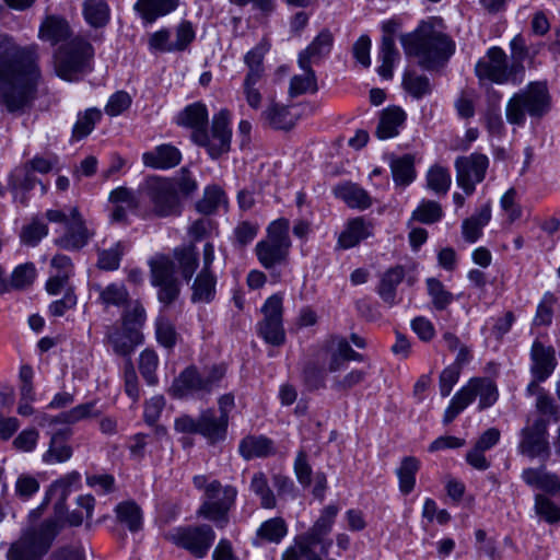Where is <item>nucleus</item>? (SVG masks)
Masks as SVG:
<instances>
[{"label": "nucleus", "mask_w": 560, "mask_h": 560, "mask_svg": "<svg viewBox=\"0 0 560 560\" xmlns=\"http://www.w3.org/2000/svg\"><path fill=\"white\" fill-rule=\"evenodd\" d=\"M289 220L278 219L268 226L267 238L257 243L255 252L262 267L275 268L287 262L291 240Z\"/></svg>", "instance_id": "9d476101"}, {"label": "nucleus", "mask_w": 560, "mask_h": 560, "mask_svg": "<svg viewBox=\"0 0 560 560\" xmlns=\"http://www.w3.org/2000/svg\"><path fill=\"white\" fill-rule=\"evenodd\" d=\"M178 0H137L133 10L145 23H153L156 19L174 11Z\"/></svg>", "instance_id": "2f4dec72"}, {"label": "nucleus", "mask_w": 560, "mask_h": 560, "mask_svg": "<svg viewBox=\"0 0 560 560\" xmlns=\"http://www.w3.org/2000/svg\"><path fill=\"white\" fill-rule=\"evenodd\" d=\"M334 45V35L328 28L322 30L311 44L299 54L298 65L300 68H308L319 63L329 56Z\"/></svg>", "instance_id": "412c9836"}, {"label": "nucleus", "mask_w": 560, "mask_h": 560, "mask_svg": "<svg viewBox=\"0 0 560 560\" xmlns=\"http://www.w3.org/2000/svg\"><path fill=\"white\" fill-rule=\"evenodd\" d=\"M38 45L21 47L0 34V98L10 113L23 109L35 96L40 79Z\"/></svg>", "instance_id": "f257e3e1"}, {"label": "nucleus", "mask_w": 560, "mask_h": 560, "mask_svg": "<svg viewBox=\"0 0 560 560\" xmlns=\"http://www.w3.org/2000/svg\"><path fill=\"white\" fill-rule=\"evenodd\" d=\"M530 372L538 382H545L555 371L557 359L555 349L535 340L530 349Z\"/></svg>", "instance_id": "4be33fe9"}, {"label": "nucleus", "mask_w": 560, "mask_h": 560, "mask_svg": "<svg viewBox=\"0 0 560 560\" xmlns=\"http://www.w3.org/2000/svg\"><path fill=\"white\" fill-rule=\"evenodd\" d=\"M101 118L102 112L95 107L88 108L85 112L80 113L73 127V137L80 140L89 136Z\"/></svg>", "instance_id": "6e6d98bb"}, {"label": "nucleus", "mask_w": 560, "mask_h": 560, "mask_svg": "<svg viewBox=\"0 0 560 560\" xmlns=\"http://www.w3.org/2000/svg\"><path fill=\"white\" fill-rule=\"evenodd\" d=\"M491 219L490 203H485L478 212L466 219L462 225L464 238L469 243H475L482 234V229Z\"/></svg>", "instance_id": "ea45409f"}, {"label": "nucleus", "mask_w": 560, "mask_h": 560, "mask_svg": "<svg viewBox=\"0 0 560 560\" xmlns=\"http://www.w3.org/2000/svg\"><path fill=\"white\" fill-rule=\"evenodd\" d=\"M81 476L78 471H71L62 478L56 480L50 489L49 494L55 495L58 499V505L61 506L66 502L71 488L80 482Z\"/></svg>", "instance_id": "bf43d9fd"}, {"label": "nucleus", "mask_w": 560, "mask_h": 560, "mask_svg": "<svg viewBox=\"0 0 560 560\" xmlns=\"http://www.w3.org/2000/svg\"><path fill=\"white\" fill-rule=\"evenodd\" d=\"M475 387L471 378L463 386L451 399L448 407L443 416V423H451L465 408H467L476 399Z\"/></svg>", "instance_id": "58836bf2"}, {"label": "nucleus", "mask_w": 560, "mask_h": 560, "mask_svg": "<svg viewBox=\"0 0 560 560\" xmlns=\"http://www.w3.org/2000/svg\"><path fill=\"white\" fill-rule=\"evenodd\" d=\"M228 366L217 363L199 370L189 365L176 376L168 389V394L177 399L198 396L205 398L218 389L225 387Z\"/></svg>", "instance_id": "20e7f679"}, {"label": "nucleus", "mask_w": 560, "mask_h": 560, "mask_svg": "<svg viewBox=\"0 0 560 560\" xmlns=\"http://www.w3.org/2000/svg\"><path fill=\"white\" fill-rule=\"evenodd\" d=\"M59 522L47 518L40 524L23 529L18 539L9 545L7 560H43L60 532Z\"/></svg>", "instance_id": "39448f33"}, {"label": "nucleus", "mask_w": 560, "mask_h": 560, "mask_svg": "<svg viewBox=\"0 0 560 560\" xmlns=\"http://www.w3.org/2000/svg\"><path fill=\"white\" fill-rule=\"evenodd\" d=\"M275 452L273 441L265 435H247L238 444V453L246 460L265 458Z\"/></svg>", "instance_id": "bb28decb"}, {"label": "nucleus", "mask_w": 560, "mask_h": 560, "mask_svg": "<svg viewBox=\"0 0 560 560\" xmlns=\"http://www.w3.org/2000/svg\"><path fill=\"white\" fill-rule=\"evenodd\" d=\"M428 293L432 299L434 307L439 311L445 310L454 300L453 294L447 291L444 284L435 279H427Z\"/></svg>", "instance_id": "052dcab7"}, {"label": "nucleus", "mask_w": 560, "mask_h": 560, "mask_svg": "<svg viewBox=\"0 0 560 560\" xmlns=\"http://www.w3.org/2000/svg\"><path fill=\"white\" fill-rule=\"evenodd\" d=\"M381 66L377 68V73L386 80L393 78V69L395 63L399 60L400 55L395 46V39L389 36H382L378 55Z\"/></svg>", "instance_id": "4c0bfd02"}, {"label": "nucleus", "mask_w": 560, "mask_h": 560, "mask_svg": "<svg viewBox=\"0 0 560 560\" xmlns=\"http://www.w3.org/2000/svg\"><path fill=\"white\" fill-rule=\"evenodd\" d=\"M427 186L438 195H446L452 184V177L446 167L433 165L427 172Z\"/></svg>", "instance_id": "864d4df0"}, {"label": "nucleus", "mask_w": 560, "mask_h": 560, "mask_svg": "<svg viewBox=\"0 0 560 560\" xmlns=\"http://www.w3.org/2000/svg\"><path fill=\"white\" fill-rule=\"evenodd\" d=\"M406 113L398 106H389L384 108L380 115V121L376 127V136L378 139H390L399 133L400 127L406 120Z\"/></svg>", "instance_id": "c85d7f7f"}, {"label": "nucleus", "mask_w": 560, "mask_h": 560, "mask_svg": "<svg viewBox=\"0 0 560 560\" xmlns=\"http://www.w3.org/2000/svg\"><path fill=\"white\" fill-rule=\"evenodd\" d=\"M373 234V225L363 218H355L348 222L346 229L338 237V246L349 249Z\"/></svg>", "instance_id": "c756f323"}, {"label": "nucleus", "mask_w": 560, "mask_h": 560, "mask_svg": "<svg viewBox=\"0 0 560 560\" xmlns=\"http://www.w3.org/2000/svg\"><path fill=\"white\" fill-rule=\"evenodd\" d=\"M67 432L59 431L52 434L48 450L43 455L46 464L63 463L72 456V448L66 443Z\"/></svg>", "instance_id": "c03bdc74"}, {"label": "nucleus", "mask_w": 560, "mask_h": 560, "mask_svg": "<svg viewBox=\"0 0 560 560\" xmlns=\"http://www.w3.org/2000/svg\"><path fill=\"white\" fill-rule=\"evenodd\" d=\"M119 523L126 525L130 532H138L142 527V510L132 500L120 502L115 508Z\"/></svg>", "instance_id": "a18cd8bd"}, {"label": "nucleus", "mask_w": 560, "mask_h": 560, "mask_svg": "<svg viewBox=\"0 0 560 560\" xmlns=\"http://www.w3.org/2000/svg\"><path fill=\"white\" fill-rule=\"evenodd\" d=\"M475 74L480 80L497 84L512 82L517 84L524 75V66L510 63L505 51L498 46L489 48L486 55L475 66Z\"/></svg>", "instance_id": "6e6552de"}, {"label": "nucleus", "mask_w": 560, "mask_h": 560, "mask_svg": "<svg viewBox=\"0 0 560 560\" xmlns=\"http://www.w3.org/2000/svg\"><path fill=\"white\" fill-rule=\"evenodd\" d=\"M402 89L413 98L421 100L432 94L433 83L430 78L416 70H407L402 75Z\"/></svg>", "instance_id": "c9c22d12"}, {"label": "nucleus", "mask_w": 560, "mask_h": 560, "mask_svg": "<svg viewBox=\"0 0 560 560\" xmlns=\"http://www.w3.org/2000/svg\"><path fill=\"white\" fill-rule=\"evenodd\" d=\"M143 336L138 329H116L109 335V341L115 353L122 357H130L135 348L142 343Z\"/></svg>", "instance_id": "e433bc0d"}, {"label": "nucleus", "mask_w": 560, "mask_h": 560, "mask_svg": "<svg viewBox=\"0 0 560 560\" xmlns=\"http://www.w3.org/2000/svg\"><path fill=\"white\" fill-rule=\"evenodd\" d=\"M73 31L61 15L50 14L45 16L38 30V38L48 42L51 46L65 44L72 37Z\"/></svg>", "instance_id": "5701e85b"}, {"label": "nucleus", "mask_w": 560, "mask_h": 560, "mask_svg": "<svg viewBox=\"0 0 560 560\" xmlns=\"http://www.w3.org/2000/svg\"><path fill=\"white\" fill-rule=\"evenodd\" d=\"M327 372V369L320 366L317 362L310 361L303 369V382L311 390L324 388Z\"/></svg>", "instance_id": "680f3d73"}, {"label": "nucleus", "mask_w": 560, "mask_h": 560, "mask_svg": "<svg viewBox=\"0 0 560 560\" xmlns=\"http://www.w3.org/2000/svg\"><path fill=\"white\" fill-rule=\"evenodd\" d=\"M523 481L550 495L560 493V479L556 474L549 472L544 466L539 468H525L521 475Z\"/></svg>", "instance_id": "a878e982"}, {"label": "nucleus", "mask_w": 560, "mask_h": 560, "mask_svg": "<svg viewBox=\"0 0 560 560\" xmlns=\"http://www.w3.org/2000/svg\"><path fill=\"white\" fill-rule=\"evenodd\" d=\"M454 166L457 185L469 196L475 191L476 185L485 179L489 167V159L485 154L475 152L458 156Z\"/></svg>", "instance_id": "dca6fc26"}, {"label": "nucleus", "mask_w": 560, "mask_h": 560, "mask_svg": "<svg viewBox=\"0 0 560 560\" xmlns=\"http://www.w3.org/2000/svg\"><path fill=\"white\" fill-rule=\"evenodd\" d=\"M175 257L178 261L183 278L189 281L199 265L198 253L194 246H190L177 249L175 252Z\"/></svg>", "instance_id": "4d7b16f0"}, {"label": "nucleus", "mask_w": 560, "mask_h": 560, "mask_svg": "<svg viewBox=\"0 0 560 560\" xmlns=\"http://www.w3.org/2000/svg\"><path fill=\"white\" fill-rule=\"evenodd\" d=\"M551 107V97L547 84L541 81L530 82L515 93L508 102L505 115L511 125L523 126L526 115L541 118Z\"/></svg>", "instance_id": "423d86ee"}, {"label": "nucleus", "mask_w": 560, "mask_h": 560, "mask_svg": "<svg viewBox=\"0 0 560 560\" xmlns=\"http://www.w3.org/2000/svg\"><path fill=\"white\" fill-rule=\"evenodd\" d=\"M142 195L150 205L147 217L170 218L180 215L183 210L180 198L175 191V184L171 179L149 178L142 188Z\"/></svg>", "instance_id": "1a4fd4ad"}, {"label": "nucleus", "mask_w": 560, "mask_h": 560, "mask_svg": "<svg viewBox=\"0 0 560 560\" xmlns=\"http://www.w3.org/2000/svg\"><path fill=\"white\" fill-rule=\"evenodd\" d=\"M48 233L47 225L38 220L32 221L30 224L23 226L20 238L21 242L27 246H35Z\"/></svg>", "instance_id": "774afa93"}, {"label": "nucleus", "mask_w": 560, "mask_h": 560, "mask_svg": "<svg viewBox=\"0 0 560 560\" xmlns=\"http://www.w3.org/2000/svg\"><path fill=\"white\" fill-rule=\"evenodd\" d=\"M264 319L258 323V334L272 346H281L285 341L282 325V298L278 294L268 298L261 308Z\"/></svg>", "instance_id": "6ab92c4d"}, {"label": "nucleus", "mask_w": 560, "mask_h": 560, "mask_svg": "<svg viewBox=\"0 0 560 560\" xmlns=\"http://www.w3.org/2000/svg\"><path fill=\"white\" fill-rule=\"evenodd\" d=\"M151 283L159 288L158 299L165 306L178 298L180 288L171 259L160 257L151 261Z\"/></svg>", "instance_id": "a211bd4d"}, {"label": "nucleus", "mask_w": 560, "mask_h": 560, "mask_svg": "<svg viewBox=\"0 0 560 560\" xmlns=\"http://www.w3.org/2000/svg\"><path fill=\"white\" fill-rule=\"evenodd\" d=\"M237 490L235 487L223 486L213 480L205 487V501L198 510V514L213 522L217 527L223 528L228 522V513L235 503Z\"/></svg>", "instance_id": "f8f14e48"}, {"label": "nucleus", "mask_w": 560, "mask_h": 560, "mask_svg": "<svg viewBox=\"0 0 560 560\" xmlns=\"http://www.w3.org/2000/svg\"><path fill=\"white\" fill-rule=\"evenodd\" d=\"M405 278V269L402 266H395L387 269L380 279L376 292L384 303L393 306L397 303L396 290Z\"/></svg>", "instance_id": "7c9ffc66"}, {"label": "nucleus", "mask_w": 560, "mask_h": 560, "mask_svg": "<svg viewBox=\"0 0 560 560\" xmlns=\"http://www.w3.org/2000/svg\"><path fill=\"white\" fill-rule=\"evenodd\" d=\"M547 425V421L539 418L523 428L520 432L518 453L529 458L547 460L550 456Z\"/></svg>", "instance_id": "f3484780"}, {"label": "nucleus", "mask_w": 560, "mask_h": 560, "mask_svg": "<svg viewBox=\"0 0 560 560\" xmlns=\"http://www.w3.org/2000/svg\"><path fill=\"white\" fill-rule=\"evenodd\" d=\"M158 365L159 358L155 351L145 349L140 353L139 370L148 385H155L158 383V376L155 374Z\"/></svg>", "instance_id": "e2e57ef3"}, {"label": "nucleus", "mask_w": 560, "mask_h": 560, "mask_svg": "<svg viewBox=\"0 0 560 560\" xmlns=\"http://www.w3.org/2000/svg\"><path fill=\"white\" fill-rule=\"evenodd\" d=\"M94 48L81 36H74L54 52L56 74L67 81H75L92 70Z\"/></svg>", "instance_id": "0eeeda50"}, {"label": "nucleus", "mask_w": 560, "mask_h": 560, "mask_svg": "<svg viewBox=\"0 0 560 560\" xmlns=\"http://www.w3.org/2000/svg\"><path fill=\"white\" fill-rule=\"evenodd\" d=\"M335 196L346 202L350 208L368 209L372 205L369 192L353 183L338 185L334 189Z\"/></svg>", "instance_id": "f704fd0d"}, {"label": "nucleus", "mask_w": 560, "mask_h": 560, "mask_svg": "<svg viewBox=\"0 0 560 560\" xmlns=\"http://www.w3.org/2000/svg\"><path fill=\"white\" fill-rule=\"evenodd\" d=\"M217 278L213 272L200 271L191 285V302L210 303L215 296Z\"/></svg>", "instance_id": "a19ab883"}, {"label": "nucleus", "mask_w": 560, "mask_h": 560, "mask_svg": "<svg viewBox=\"0 0 560 560\" xmlns=\"http://www.w3.org/2000/svg\"><path fill=\"white\" fill-rule=\"evenodd\" d=\"M182 154L179 150L172 144H161L154 150L143 153L142 161L145 166L155 170H167L177 166L180 163Z\"/></svg>", "instance_id": "393cba45"}, {"label": "nucleus", "mask_w": 560, "mask_h": 560, "mask_svg": "<svg viewBox=\"0 0 560 560\" xmlns=\"http://www.w3.org/2000/svg\"><path fill=\"white\" fill-rule=\"evenodd\" d=\"M229 124L230 112L228 109H221L213 116L211 135L207 131H197L192 133V140L197 144L207 148L212 159H217L230 150L232 132L229 128Z\"/></svg>", "instance_id": "4468645a"}, {"label": "nucleus", "mask_w": 560, "mask_h": 560, "mask_svg": "<svg viewBox=\"0 0 560 560\" xmlns=\"http://www.w3.org/2000/svg\"><path fill=\"white\" fill-rule=\"evenodd\" d=\"M476 396H479L478 408L483 410L491 407L498 400L499 394L494 382L488 377H472Z\"/></svg>", "instance_id": "603ef678"}, {"label": "nucleus", "mask_w": 560, "mask_h": 560, "mask_svg": "<svg viewBox=\"0 0 560 560\" xmlns=\"http://www.w3.org/2000/svg\"><path fill=\"white\" fill-rule=\"evenodd\" d=\"M82 12L92 27H104L109 22L110 9L105 0H84Z\"/></svg>", "instance_id": "37998d69"}, {"label": "nucleus", "mask_w": 560, "mask_h": 560, "mask_svg": "<svg viewBox=\"0 0 560 560\" xmlns=\"http://www.w3.org/2000/svg\"><path fill=\"white\" fill-rule=\"evenodd\" d=\"M224 201V191L218 186H210L206 188L203 197L197 202V210L203 214H212Z\"/></svg>", "instance_id": "13d9d810"}, {"label": "nucleus", "mask_w": 560, "mask_h": 560, "mask_svg": "<svg viewBox=\"0 0 560 560\" xmlns=\"http://www.w3.org/2000/svg\"><path fill=\"white\" fill-rule=\"evenodd\" d=\"M249 489L259 498L261 508L275 509L277 506L276 495L269 487L265 472L256 471L253 474Z\"/></svg>", "instance_id": "8fccbe9b"}, {"label": "nucleus", "mask_w": 560, "mask_h": 560, "mask_svg": "<svg viewBox=\"0 0 560 560\" xmlns=\"http://www.w3.org/2000/svg\"><path fill=\"white\" fill-rule=\"evenodd\" d=\"M535 511L547 523L553 524L560 521V506L545 494L535 495Z\"/></svg>", "instance_id": "0e129e2a"}, {"label": "nucleus", "mask_w": 560, "mask_h": 560, "mask_svg": "<svg viewBox=\"0 0 560 560\" xmlns=\"http://www.w3.org/2000/svg\"><path fill=\"white\" fill-rule=\"evenodd\" d=\"M269 50V45L260 42L244 56V63L247 67V73L244 78L242 90L246 103L253 109H259L262 102V94L258 88L259 82L265 74L264 59Z\"/></svg>", "instance_id": "ddd939ff"}, {"label": "nucleus", "mask_w": 560, "mask_h": 560, "mask_svg": "<svg viewBox=\"0 0 560 560\" xmlns=\"http://www.w3.org/2000/svg\"><path fill=\"white\" fill-rule=\"evenodd\" d=\"M338 513V505L325 506L312 527L298 535L293 545L284 550L281 560H300V556L306 560H322L327 557L332 545V540L327 536L332 529Z\"/></svg>", "instance_id": "7ed1b4c3"}, {"label": "nucleus", "mask_w": 560, "mask_h": 560, "mask_svg": "<svg viewBox=\"0 0 560 560\" xmlns=\"http://www.w3.org/2000/svg\"><path fill=\"white\" fill-rule=\"evenodd\" d=\"M94 289L98 293V302L105 307H122L129 302V292L124 283L95 284Z\"/></svg>", "instance_id": "79ce46f5"}, {"label": "nucleus", "mask_w": 560, "mask_h": 560, "mask_svg": "<svg viewBox=\"0 0 560 560\" xmlns=\"http://www.w3.org/2000/svg\"><path fill=\"white\" fill-rule=\"evenodd\" d=\"M302 74L293 75L290 80L289 94L294 97L306 93H316L318 90L317 78L312 66L301 68Z\"/></svg>", "instance_id": "de8ad7c7"}, {"label": "nucleus", "mask_w": 560, "mask_h": 560, "mask_svg": "<svg viewBox=\"0 0 560 560\" xmlns=\"http://www.w3.org/2000/svg\"><path fill=\"white\" fill-rule=\"evenodd\" d=\"M179 126L192 129V133L197 131H207L208 110L205 104L196 102L186 106L176 117Z\"/></svg>", "instance_id": "72a5a7b5"}, {"label": "nucleus", "mask_w": 560, "mask_h": 560, "mask_svg": "<svg viewBox=\"0 0 560 560\" xmlns=\"http://www.w3.org/2000/svg\"><path fill=\"white\" fill-rule=\"evenodd\" d=\"M167 538L196 558H203L212 546L215 534L209 525L186 526L174 529Z\"/></svg>", "instance_id": "2eb2a0df"}, {"label": "nucleus", "mask_w": 560, "mask_h": 560, "mask_svg": "<svg viewBox=\"0 0 560 560\" xmlns=\"http://www.w3.org/2000/svg\"><path fill=\"white\" fill-rule=\"evenodd\" d=\"M400 43L405 54L416 57L418 65L428 71L443 68L456 49L452 37L432 21H422L415 31L401 35Z\"/></svg>", "instance_id": "f03ea898"}, {"label": "nucleus", "mask_w": 560, "mask_h": 560, "mask_svg": "<svg viewBox=\"0 0 560 560\" xmlns=\"http://www.w3.org/2000/svg\"><path fill=\"white\" fill-rule=\"evenodd\" d=\"M261 119L273 129L289 130L295 126L299 115L292 113L288 106L270 102L261 113Z\"/></svg>", "instance_id": "cd10ccee"}, {"label": "nucleus", "mask_w": 560, "mask_h": 560, "mask_svg": "<svg viewBox=\"0 0 560 560\" xmlns=\"http://www.w3.org/2000/svg\"><path fill=\"white\" fill-rule=\"evenodd\" d=\"M442 208L439 202L427 200L413 211L412 218L424 224H432L442 218Z\"/></svg>", "instance_id": "69168bd1"}, {"label": "nucleus", "mask_w": 560, "mask_h": 560, "mask_svg": "<svg viewBox=\"0 0 560 560\" xmlns=\"http://www.w3.org/2000/svg\"><path fill=\"white\" fill-rule=\"evenodd\" d=\"M288 533V526L282 517H272L265 521L257 529V538L279 544Z\"/></svg>", "instance_id": "3c124183"}, {"label": "nucleus", "mask_w": 560, "mask_h": 560, "mask_svg": "<svg viewBox=\"0 0 560 560\" xmlns=\"http://www.w3.org/2000/svg\"><path fill=\"white\" fill-rule=\"evenodd\" d=\"M126 248V244L119 241L108 249L98 250L97 267L106 271L117 270Z\"/></svg>", "instance_id": "5fc2aeb1"}, {"label": "nucleus", "mask_w": 560, "mask_h": 560, "mask_svg": "<svg viewBox=\"0 0 560 560\" xmlns=\"http://www.w3.org/2000/svg\"><path fill=\"white\" fill-rule=\"evenodd\" d=\"M71 221L66 226V232L56 238V245L66 250H79L83 248L92 234L89 232L78 208H70Z\"/></svg>", "instance_id": "aec40b11"}, {"label": "nucleus", "mask_w": 560, "mask_h": 560, "mask_svg": "<svg viewBox=\"0 0 560 560\" xmlns=\"http://www.w3.org/2000/svg\"><path fill=\"white\" fill-rule=\"evenodd\" d=\"M174 429L179 433L199 434L213 445L226 439L229 421L217 415L213 408H207L196 419L189 415L177 417Z\"/></svg>", "instance_id": "9b49d317"}, {"label": "nucleus", "mask_w": 560, "mask_h": 560, "mask_svg": "<svg viewBox=\"0 0 560 560\" xmlns=\"http://www.w3.org/2000/svg\"><path fill=\"white\" fill-rule=\"evenodd\" d=\"M95 401H89L77 405L69 411L62 412L57 417L43 416L38 423L40 425H45L46 422L74 424L88 418H96L101 415V411L95 409Z\"/></svg>", "instance_id": "473e14b6"}, {"label": "nucleus", "mask_w": 560, "mask_h": 560, "mask_svg": "<svg viewBox=\"0 0 560 560\" xmlns=\"http://www.w3.org/2000/svg\"><path fill=\"white\" fill-rule=\"evenodd\" d=\"M390 170L394 182L400 186H407L416 178L415 156L404 154L390 161Z\"/></svg>", "instance_id": "49530a36"}, {"label": "nucleus", "mask_w": 560, "mask_h": 560, "mask_svg": "<svg viewBox=\"0 0 560 560\" xmlns=\"http://www.w3.org/2000/svg\"><path fill=\"white\" fill-rule=\"evenodd\" d=\"M346 338L338 335H330L322 343L318 358L327 361V371L335 373L340 371L346 359Z\"/></svg>", "instance_id": "b1692460"}, {"label": "nucleus", "mask_w": 560, "mask_h": 560, "mask_svg": "<svg viewBox=\"0 0 560 560\" xmlns=\"http://www.w3.org/2000/svg\"><path fill=\"white\" fill-rule=\"evenodd\" d=\"M420 468V462L413 456L402 458L400 466L397 468V477L399 480V490L404 494H409L416 485V475Z\"/></svg>", "instance_id": "09e8293b"}, {"label": "nucleus", "mask_w": 560, "mask_h": 560, "mask_svg": "<svg viewBox=\"0 0 560 560\" xmlns=\"http://www.w3.org/2000/svg\"><path fill=\"white\" fill-rule=\"evenodd\" d=\"M557 298L551 292H546L537 306L534 324L537 326H549L552 322L553 305Z\"/></svg>", "instance_id": "338daca9"}]
</instances>
